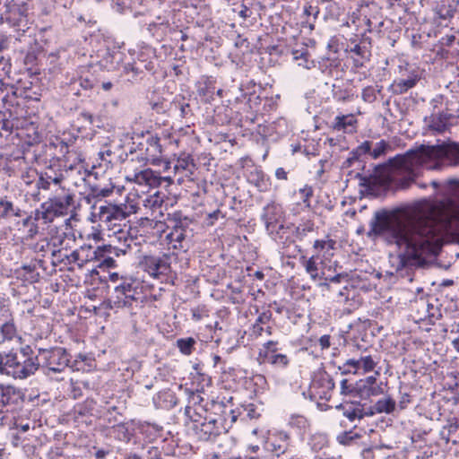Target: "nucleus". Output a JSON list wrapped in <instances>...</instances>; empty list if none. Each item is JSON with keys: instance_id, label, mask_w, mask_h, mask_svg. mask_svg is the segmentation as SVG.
Returning a JSON list of instances; mask_svg holds the SVG:
<instances>
[{"instance_id": "12", "label": "nucleus", "mask_w": 459, "mask_h": 459, "mask_svg": "<svg viewBox=\"0 0 459 459\" xmlns=\"http://www.w3.org/2000/svg\"><path fill=\"white\" fill-rule=\"evenodd\" d=\"M282 217V208L274 203L268 204L264 207L261 219L265 225L267 233L274 239L281 238V232L284 226L281 221Z\"/></svg>"}, {"instance_id": "57", "label": "nucleus", "mask_w": 459, "mask_h": 459, "mask_svg": "<svg viewBox=\"0 0 459 459\" xmlns=\"http://www.w3.org/2000/svg\"><path fill=\"white\" fill-rule=\"evenodd\" d=\"M356 437L357 435H352L351 432H343L338 435L337 440L340 444L349 445L351 441L353 440V438Z\"/></svg>"}, {"instance_id": "26", "label": "nucleus", "mask_w": 459, "mask_h": 459, "mask_svg": "<svg viewBox=\"0 0 459 459\" xmlns=\"http://www.w3.org/2000/svg\"><path fill=\"white\" fill-rule=\"evenodd\" d=\"M109 434L118 441L130 443L134 435V428L133 423L121 422L112 426Z\"/></svg>"}, {"instance_id": "39", "label": "nucleus", "mask_w": 459, "mask_h": 459, "mask_svg": "<svg viewBox=\"0 0 459 459\" xmlns=\"http://www.w3.org/2000/svg\"><path fill=\"white\" fill-rule=\"evenodd\" d=\"M335 241L333 239L316 240L314 242V248L319 252H323V256L328 258L333 255Z\"/></svg>"}, {"instance_id": "13", "label": "nucleus", "mask_w": 459, "mask_h": 459, "mask_svg": "<svg viewBox=\"0 0 459 459\" xmlns=\"http://www.w3.org/2000/svg\"><path fill=\"white\" fill-rule=\"evenodd\" d=\"M257 360L259 364L268 363L276 368L285 369L290 365V358L279 352L277 342L268 341L259 349Z\"/></svg>"}, {"instance_id": "34", "label": "nucleus", "mask_w": 459, "mask_h": 459, "mask_svg": "<svg viewBox=\"0 0 459 459\" xmlns=\"http://www.w3.org/2000/svg\"><path fill=\"white\" fill-rule=\"evenodd\" d=\"M22 212V210L19 206L14 205L7 197L0 199V220H6L13 216L21 217Z\"/></svg>"}, {"instance_id": "1", "label": "nucleus", "mask_w": 459, "mask_h": 459, "mask_svg": "<svg viewBox=\"0 0 459 459\" xmlns=\"http://www.w3.org/2000/svg\"><path fill=\"white\" fill-rule=\"evenodd\" d=\"M448 184L454 186L449 196L411 216L375 213L368 236L394 248L396 273L420 265L425 256L437 255L445 233L459 235V179H450Z\"/></svg>"}, {"instance_id": "28", "label": "nucleus", "mask_w": 459, "mask_h": 459, "mask_svg": "<svg viewBox=\"0 0 459 459\" xmlns=\"http://www.w3.org/2000/svg\"><path fill=\"white\" fill-rule=\"evenodd\" d=\"M419 80V73L417 70L413 69L409 73L407 78H400L393 82V92L395 94H403L406 92L408 90L413 88Z\"/></svg>"}, {"instance_id": "29", "label": "nucleus", "mask_w": 459, "mask_h": 459, "mask_svg": "<svg viewBox=\"0 0 459 459\" xmlns=\"http://www.w3.org/2000/svg\"><path fill=\"white\" fill-rule=\"evenodd\" d=\"M195 163L190 154L182 153L173 165L174 174L181 173L183 176L188 177L194 173Z\"/></svg>"}, {"instance_id": "48", "label": "nucleus", "mask_w": 459, "mask_h": 459, "mask_svg": "<svg viewBox=\"0 0 459 459\" xmlns=\"http://www.w3.org/2000/svg\"><path fill=\"white\" fill-rule=\"evenodd\" d=\"M39 177V175L36 169H28L26 171L22 172L21 176L22 184L25 186H30L32 183L37 184Z\"/></svg>"}, {"instance_id": "49", "label": "nucleus", "mask_w": 459, "mask_h": 459, "mask_svg": "<svg viewBox=\"0 0 459 459\" xmlns=\"http://www.w3.org/2000/svg\"><path fill=\"white\" fill-rule=\"evenodd\" d=\"M390 148L391 147L387 142H385V140H381L378 143H377L376 147L370 152V156L373 159H377L383 154H385L386 151Z\"/></svg>"}, {"instance_id": "56", "label": "nucleus", "mask_w": 459, "mask_h": 459, "mask_svg": "<svg viewBox=\"0 0 459 459\" xmlns=\"http://www.w3.org/2000/svg\"><path fill=\"white\" fill-rule=\"evenodd\" d=\"M301 195V198L303 203L306 204L307 206H309V198L313 195V189L310 186L306 185L304 187L299 190Z\"/></svg>"}, {"instance_id": "9", "label": "nucleus", "mask_w": 459, "mask_h": 459, "mask_svg": "<svg viewBox=\"0 0 459 459\" xmlns=\"http://www.w3.org/2000/svg\"><path fill=\"white\" fill-rule=\"evenodd\" d=\"M169 223L168 228L170 231L166 236L169 244L173 249L186 251L189 247L188 241L192 237L190 229L192 221L186 216L175 213Z\"/></svg>"}, {"instance_id": "22", "label": "nucleus", "mask_w": 459, "mask_h": 459, "mask_svg": "<svg viewBox=\"0 0 459 459\" xmlns=\"http://www.w3.org/2000/svg\"><path fill=\"white\" fill-rule=\"evenodd\" d=\"M4 12L0 14V23L7 22L10 25H20L25 17V9L23 5L17 4L16 2H4Z\"/></svg>"}, {"instance_id": "6", "label": "nucleus", "mask_w": 459, "mask_h": 459, "mask_svg": "<svg viewBox=\"0 0 459 459\" xmlns=\"http://www.w3.org/2000/svg\"><path fill=\"white\" fill-rule=\"evenodd\" d=\"M74 194L49 195L39 209H36V218L44 219L45 223H51L55 218L66 215L74 204Z\"/></svg>"}, {"instance_id": "55", "label": "nucleus", "mask_w": 459, "mask_h": 459, "mask_svg": "<svg viewBox=\"0 0 459 459\" xmlns=\"http://www.w3.org/2000/svg\"><path fill=\"white\" fill-rule=\"evenodd\" d=\"M361 97L365 102L372 103L377 99V90L373 86H368L362 90Z\"/></svg>"}, {"instance_id": "30", "label": "nucleus", "mask_w": 459, "mask_h": 459, "mask_svg": "<svg viewBox=\"0 0 459 459\" xmlns=\"http://www.w3.org/2000/svg\"><path fill=\"white\" fill-rule=\"evenodd\" d=\"M454 116L447 112H439L430 117L429 127L437 133L445 132L451 125Z\"/></svg>"}, {"instance_id": "46", "label": "nucleus", "mask_w": 459, "mask_h": 459, "mask_svg": "<svg viewBox=\"0 0 459 459\" xmlns=\"http://www.w3.org/2000/svg\"><path fill=\"white\" fill-rule=\"evenodd\" d=\"M359 365V370H362L363 373L373 371L377 366V362L373 359L370 355L360 357L357 359Z\"/></svg>"}, {"instance_id": "43", "label": "nucleus", "mask_w": 459, "mask_h": 459, "mask_svg": "<svg viewBox=\"0 0 459 459\" xmlns=\"http://www.w3.org/2000/svg\"><path fill=\"white\" fill-rule=\"evenodd\" d=\"M195 343L196 341L193 337L180 338L177 340V347L184 355H190L194 351Z\"/></svg>"}, {"instance_id": "27", "label": "nucleus", "mask_w": 459, "mask_h": 459, "mask_svg": "<svg viewBox=\"0 0 459 459\" xmlns=\"http://www.w3.org/2000/svg\"><path fill=\"white\" fill-rule=\"evenodd\" d=\"M357 123L353 114L338 115L334 117L332 127L335 131L351 134L356 132Z\"/></svg>"}, {"instance_id": "17", "label": "nucleus", "mask_w": 459, "mask_h": 459, "mask_svg": "<svg viewBox=\"0 0 459 459\" xmlns=\"http://www.w3.org/2000/svg\"><path fill=\"white\" fill-rule=\"evenodd\" d=\"M108 249L111 250L109 246L98 247L93 248L91 246L81 247L78 249L70 252L71 265L73 269L74 265L78 268H82L87 263L94 261V259H100L103 257V253Z\"/></svg>"}, {"instance_id": "18", "label": "nucleus", "mask_w": 459, "mask_h": 459, "mask_svg": "<svg viewBox=\"0 0 459 459\" xmlns=\"http://www.w3.org/2000/svg\"><path fill=\"white\" fill-rule=\"evenodd\" d=\"M333 388V379L326 371L317 370L314 373L310 383V391L315 396L327 401L330 399Z\"/></svg>"}, {"instance_id": "47", "label": "nucleus", "mask_w": 459, "mask_h": 459, "mask_svg": "<svg viewBox=\"0 0 459 459\" xmlns=\"http://www.w3.org/2000/svg\"><path fill=\"white\" fill-rule=\"evenodd\" d=\"M342 375L359 373L358 361L355 359H347L342 366L338 367Z\"/></svg>"}, {"instance_id": "19", "label": "nucleus", "mask_w": 459, "mask_h": 459, "mask_svg": "<svg viewBox=\"0 0 459 459\" xmlns=\"http://www.w3.org/2000/svg\"><path fill=\"white\" fill-rule=\"evenodd\" d=\"M22 402V392L13 385L0 384V413L12 410Z\"/></svg>"}, {"instance_id": "62", "label": "nucleus", "mask_w": 459, "mask_h": 459, "mask_svg": "<svg viewBox=\"0 0 459 459\" xmlns=\"http://www.w3.org/2000/svg\"><path fill=\"white\" fill-rule=\"evenodd\" d=\"M76 82H78L79 85L83 90H90V89H91L93 87L92 80H91L89 78L80 77Z\"/></svg>"}, {"instance_id": "54", "label": "nucleus", "mask_w": 459, "mask_h": 459, "mask_svg": "<svg viewBox=\"0 0 459 459\" xmlns=\"http://www.w3.org/2000/svg\"><path fill=\"white\" fill-rule=\"evenodd\" d=\"M36 210L34 211V220L31 224L28 226V236L30 238H33L35 235L39 233V225H47L48 223L44 222V219H37L36 218Z\"/></svg>"}, {"instance_id": "37", "label": "nucleus", "mask_w": 459, "mask_h": 459, "mask_svg": "<svg viewBox=\"0 0 459 459\" xmlns=\"http://www.w3.org/2000/svg\"><path fill=\"white\" fill-rule=\"evenodd\" d=\"M40 189L45 190V191H49L50 192V195H56V196L71 193V190L65 186V182H58L57 184H56L55 186H52V184L49 185L48 187H47V186H37V190H40ZM39 191H37L36 193L32 194V196L35 199H38V200H39Z\"/></svg>"}, {"instance_id": "2", "label": "nucleus", "mask_w": 459, "mask_h": 459, "mask_svg": "<svg viewBox=\"0 0 459 459\" xmlns=\"http://www.w3.org/2000/svg\"><path fill=\"white\" fill-rule=\"evenodd\" d=\"M446 158L453 165L459 164V144L442 143L437 145H421L417 150H410L405 154L390 159L391 166L408 173L410 180L418 176V167L428 166L431 160Z\"/></svg>"}, {"instance_id": "50", "label": "nucleus", "mask_w": 459, "mask_h": 459, "mask_svg": "<svg viewBox=\"0 0 459 459\" xmlns=\"http://www.w3.org/2000/svg\"><path fill=\"white\" fill-rule=\"evenodd\" d=\"M333 98L338 101H347L352 97L351 91L345 89L342 90L339 86L333 85Z\"/></svg>"}, {"instance_id": "14", "label": "nucleus", "mask_w": 459, "mask_h": 459, "mask_svg": "<svg viewBox=\"0 0 459 459\" xmlns=\"http://www.w3.org/2000/svg\"><path fill=\"white\" fill-rule=\"evenodd\" d=\"M63 167H66V165L63 164L60 160H51L50 164L39 174L37 186L48 187L51 184L55 186L58 182H65L68 178V170Z\"/></svg>"}, {"instance_id": "31", "label": "nucleus", "mask_w": 459, "mask_h": 459, "mask_svg": "<svg viewBox=\"0 0 459 459\" xmlns=\"http://www.w3.org/2000/svg\"><path fill=\"white\" fill-rule=\"evenodd\" d=\"M58 245L60 248L52 250L53 264H64L66 266L71 265L70 252L68 250V241L66 239H59Z\"/></svg>"}, {"instance_id": "5", "label": "nucleus", "mask_w": 459, "mask_h": 459, "mask_svg": "<svg viewBox=\"0 0 459 459\" xmlns=\"http://www.w3.org/2000/svg\"><path fill=\"white\" fill-rule=\"evenodd\" d=\"M90 220L91 222H99L103 230H109L121 225V222L129 215L137 212V204L134 200H128L125 204H107L99 207L93 206Z\"/></svg>"}, {"instance_id": "8", "label": "nucleus", "mask_w": 459, "mask_h": 459, "mask_svg": "<svg viewBox=\"0 0 459 459\" xmlns=\"http://www.w3.org/2000/svg\"><path fill=\"white\" fill-rule=\"evenodd\" d=\"M126 179L139 186H159L162 182L168 185L172 184L173 179L170 176L161 177L152 169L138 167L136 161L132 159L126 163L125 167Z\"/></svg>"}, {"instance_id": "45", "label": "nucleus", "mask_w": 459, "mask_h": 459, "mask_svg": "<svg viewBox=\"0 0 459 459\" xmlns=\"http://www.w3.org/2000/svg\"><path fill=\"white\" fill-rule=\"evenodd\" d=\"M289 425L300 431H306L309 426L308 420L302 415L293 414L290 417Z\"/></svg>"}, {"instance_id": "53", "label": "nucleus", "mask_w": 459, "mask_h": 459, "mask_svg": "<svg viewBox=\"0 0 459 459\" xmlns=\"http://www.w3.org/2000/svg\"><path fill=\"white\" fill-rule=\"evenodd\" d=\"M327 443L326 437L325 435L316 434L313 435L310 441V446L313 450H320L322 449Z\"/></svg>"}, {"instance_id": "64", "label": "nucleus", "mask_w": 459, "mask_h": 459, "mask_svg": "<svg viewBox=\"0 0 459 459\" xmlns=\"http://www.w3.org/2000/svg\"><path fill=\"white\" fill-rule=\"evenodd\" d=\"M81 117L84 121L90 123L91 125H94L96 120H98L96 117H94L91 113L87 111L82 112Z\"/></svg>"}, {"instance_id": "35", "label": "nucleus", "mask_w": 459, "mask_h": 459, "mask_svg": "<svg viewBox=\"0 0 459 459\" xmlns=\"http://www.w3.org/2000/svg\"><path fill=\"white\" fill-rule=\"evenodd\" d=\"M272 318V312L270 310L263 311L256 318L255 322L250 329V335L259 337L263 334L264 325H268Z\"/></svg>"}, {"instance_id": "41", "label": "nucleus", "mask_w": 459, "mask_h": 459, "mask_svg": "<svg viewBox=\"0 0 459 459\" xmlns=\"http://www.w3.org/2000/svg\"><path fill=\"white\" fill-rule=\"evenodd\" d=\"M68 178L72 177L74 174L78 176V180H75L74 185H79V181H85L86 177L88 176L87 170L84 169L82 162H78L76 164L69 165L68 169Z\"/></svg>"}, {"instance_id": "36", "label": "nucleus", "mask_w": 459, "mask_h": 459, "mask_svg": "<svg viewBox=\"0 0 459 459\" xmlns=\"http://www.w3.org/2000/svg\"><path fill=\"white\" fill-rule=\"evenodd\" d=\"M0 333L4 341H11L17 336V329L12 316L0 322Z\"/></svg>"}, {"instance_id": "3", "label": "nucleus", "mask_w": 459, "mask_h": 459, "mask_svg": "<svg viewBox=\"0 0 459 459\" xmlns=\"http://www.w3.org/2000/svg\"><path fill=\"white\" fill-rule=\"evenodd\" d=\"M39 368V356H35L30 346L19 351L0 353V374L14 379H26Z\"/></svg>"}, {"instance_id": "16", "label": "nucleus", "mask_w": 459, "mask_h": 459, "mask_svg": "<svg viewBox=\"0 0 459 459\" xmlns=\"http://www.w3.org/2000/svg\"><path fill=\"white\" fill-rule=\"evenodd\" d=\"M137 160H144L145 164L163 165L164 172L171 169V162L162 159V149L158 137L151 136L147 139L144 153L137 157Z\"/></svg>"}, {"instance_id": "52", "label": "nucleus", "mask_w": 459, "mask_h": 459, "mask_svg": "<svg viewBox=\"0 0 459 459\" xmlns=\"http://www.w3.org/2000/svg\"><path fill=\"white\" fill-rule=\"evenodd\" d=\"M435 12L440 19L446 20L454 15L455 8L450 4L448 6L442 4L441 6H437Z\"/></svg>"}, {"instance_id": "32", "label": "nucleus", "mask_w": 459, "mask_h": 459, "mask_svg": "<svg viewBox=\"0 0 459 459\" xmlns=\"http://www.w3.org/2000/svg\"><path fill=\"white\" fill-rule=\"evenodd\" d=\"M153 402L157 408L161 409H171L178 403L175 394L170 390L159 392L156 396L153 397Z\"/></svg>"}, {"instance_id": "10", "label": "nucleus", "mask_w": 459, "mask_h": 459, "mask_svg": "<svg viewBox=\"0 0 459 459\" xmlns=\"http://www.w3.org/2000/svg\"><path fill=\"white\" fill-rule=\"evenodd\" d=\"M39 356L49 371L63 372L69 365L70 355L65 348L53 347L50 349H39Z\"/></svg>"}, {"instance_id": "33", "label": "nucleus", "mask_w": 459, "mask_h": 459, "mask_svg": "<svg viewBox=\"0 0 459 459\" xmlns=\"http://www.w3.org/2000/svg\"><path fill=\"white\" fill-rule=\"evenodd\" d=\"M395 408V401L391 397H385L376 402L374 405L368 408V416H373L377 413H391Z\"/></svg>"}, {"instance_id": "21", "label": "nucleus", "mask_w": 459, "mask_h": 459, "mask_svg": "<svg viewBox=\"0 0 459 459\" xmlns=\"http://www.w3.org/2000/svg\"><path fill=\"white\" fill-rule=\"evenodd\" d=\"M290 446V437L285 431H276L271 435L266 442L267 450L275 456L280 457L285 454Z\"/></svg>"}, {"instance_id": "40", "label": "nucleus", "mask_w": 459, "mask_h": 459, "mask_svg": "<svg viewBox=\"0 0 459 459\" xmlns=\"http://www.w3.org/2000/svg\"><path fill=\"white\" fill-rule=\"evenodd\" d=\"M371 152V143L369 141H365L361 144H359L351 153V157H349L345 163L348 166H351L354 160H357L360 155L363 154H370Z\"/></svg>"}, {"instance_id": "60", "label": "nucleus", "mask_w": 459, "mask_h": 459, "mask_svg": "<svg viewBox=\"0 0 459 459\" xmlns=\"http://www.w3.org/2000/svg\"><path fill=\"white\" fill-rule=\"evenodd\" d=\"M108 253V254H115L114 250H108L107 249L104 253H103V257H101L100 259H94L95 261H100L101 264H104L105 265H107L108 267H111L114 265L115 264V260L110 257V256H108L106 257V254Z\"/></svg>"}, {"instance_id": "4", "label": "nucleus", "mask_w": 459, "mask_h": 459, "mask_svg": "<svg viewBox=\"0 0 459 459\" xmlns=\"http://www.w3.org/2000/svg\"><path fill=\"white\" fill-rule=\"evenodd\" d=\"M185 415L188 435L200 441L212 440L224 430L218 418L208 414L201 405L186 406Z\"/></svg>"}, {"instance_id": "58", "label": "nucleus", "mask_w": 459, "mask_h": 459, "mask_svg": "<svg viewBox=\"0 0 459 459\" xmlns=\"http://www.w3.org/2000/svg\"><path fill=\"white\" fill-rule=\"evenodd\" d=\"M9 307L5 304L4 300L0 299V322L4 319L11 317Z\"/></svg>"}, {"instance_id": "61", "label": "nucleus", "mask_w": 459, "mask_h": 459, "mask_svg": "<svg viewBox=\"0 0 459 459\" xmlns=\"http://www.w3.org/2000/svg\"><path fill=\"white\" fill-rule=\"evenodd\" d=\"M318 343L322 350L328 349L331 346V336L329 334L322 335L318 340Z\"/></svg>"}, {"instance_id": "42", "label": "nucleus", "mask_w": 459, "mask_h": 459, "mask_svg": "<svg viewBox=\"0 0 459 459\" xmlns=\"http://www.w3.org/2000/svg\"><path fill=\"white\" fill-rule=\"evenodd\" d=\"M143 72V67L138 65L134 57H133L131 62H128L124 65V73L126 75H130L131 81L136 80Z\"/></svg>"}, {"instance_id": "11", "label": "nucleus", "mask_w": 459, "mask_h": 459, "mask_svg": "<svg viewBox=\"0 0 459 459\" xmlns=\"http://www.w3.org/2000/svg\"><path fill=\"white\" fill-rule=\"evenodd\" d=\"M139 266L151 277L158 279L169 273L170 256L166 254L162 255H144L139 260Z\"/></svg>"}, {"instance_id": "44", "label": "nucleus", "mask_w": 459, "mask_h": 459, "mask_svg": "<svg viewBox=\"0 0 459 459\" xmlns=\"http://www.w3.org/2000/svg\"><path fill=\"white\" fill-rule=\"evenodd\" d=\"M315 230V225L312 221H307L299 224L295 230V236L299 240H303L309 233Z\"/></svg>"}, {"instance_id": "38", "label": "nucleus", "mask_w": 459, "mask_h": 459, "mask_svg": "<svg viewBox=\"0 0 459 459\" xmlns=\"http://www.w3.org/2000/svg\"><path fill=\"white\" fill-rule=\"evenodd\" d=\"M302 264L305 267L306 272L310 275L313 280H316L319 278L318 273V264L316 260L318 259V255H314L309 258H306L305 256L301 257Z\"/></svg>"}, {"instance_id": "7", "label": "nucleus", "mask_w": 459, "mask_h": 459, "mask_svg": "<svg viewBox=\"0 0 459 459\" xmlns=\"http://www.w3.org/2000/svg\"><path fill=\"white\" fill-rule=\"evenodd\" d=\"M140 283L133 278H124L122 281L115 287V296L103 302L105 308L118 309L131 307L137 299L139 294Z\"/></svg>"}, {"instance_id": "63", "label": "nucleus", "mask_w": 459, "mask_h": 459, "mask_svg": "<svg viewBox=\"0 0 459 459\" xmlns=\"http://www.w3.org/2000/svg\"><path fill=\"white\" fill-rule=\"evenodd\" d=\"M158 27H159V29H160L162 30V32H164L165 30L169 27V23H168V22H164L163 21L159 23H157V22L150 23L149 30L153 31Z\"/></svg>"}, {"instance_id": "25", "label": "nucleus", "mask_w": 459, "mask_h": 459, "mask_svg": "<svg viewBox=\"0 0 459 459\" xmlns=\"http://www.w3.org/2000/svg\"><path fill=\"white\" fill-rule=\"evenodd\" d=\"M129 54L131 57H134L138 65L143 67V70L152 71L154 68L153 57L154 51L150 47H143L139 51L130 49Z\"/></svg>"}, {"instance_id": "59", "label": "nucleus", "mask_w": 459, "mask_h": 459, "mask_svg": "<svg viewBox=\"0 0 459 459\" xmlns=\"http://www.w3.org/2000/svg\"><path fill=\"white\" fill-rule=\"evenodd\" d=\"M340 389L341 394L348 395L352 393L354 388L351 384H349L347 379H342L340 384Z\"/></svg>"}, {"instance_id": "20", "label": "nucleus", "mask_w": 459, "mask_h": 459, "mask_svg": "<svg viewBox=\"0 0 459 459\" xmlns=\"http://www.w3.org/2000/svg\"><path fill=\"white\" fill-rule=\"evenodd\" d=\"M165 201V195L160 191H155L153 194L140 196L139 201L136 203L138 209L139 204H142L143 207L151 212V215L155 219L158 216H162V206Z\"/></svg>"}, {"instance_id": "51", "label": "nucleus", "mask_w": 459, "mask_h": 459, "mask_svg": "<svg viewBox=\"0 0 459 459\" xmlns=\"http://www.w3.org/2000/svg\"><path fill=\"white\" fill-rule=\"evenodd\" d=\"M293 59L298 61V65L302 66L307 69H310V65L313 64L312 61H308L307 59V52H300L296 50L293 52Z\"/></svg>"}, {"instance_id": "15", "label": "nucleus", "mask_w": 459, "mask_h": 459, "mask_svg": "<svg viewBox=\"0 0 459 459\" xmlns=\"http://www.w3.org/2000/svg\"><path fill=\"white\" fill-rule=\"evenodd\" d=\"M108 237L111 238L113 243H117L118 246L113 247L112 245H108L111 247V250H114L115 254L118 255L119 253L126 254L129 249L132 248V245L135 243V238L133 236L132 229L127 227L126 224L122 227L119 225L117 227L112 228L108 230Z\"/></svg>"}, {"instance_id": "23", "label": "nucleus", "mask_w": 459, "mask_h": 459, "mask_svg": "<svg viewBox=\"0 0 459 459\" xmlns=\"http://www.w3.org/2000/svg\"><path fill=\"white\" fill-rule=\"evenodd\" d=\"M335 409L342 411V415L351 422L368 417V411L358 402H344L335 406Z\"/></svg>"}, {"instance_id": "24", "label": "nucleus", "mask_w": 459, "mask_h": 459, "mask_svg": "<svg viewBox=\"0 0 459 459\" xmlns=\"http://www.w3.org/2000/svg\"><path fill=\"white\" fill-rule=\"evenodd\" d=\"M41 261H31L29 264L22 265L15 270V274L18 279H21L24 283H34L39 281L40 275L38 272V267L40 265Z\"/></svg>"}]
</instances>
